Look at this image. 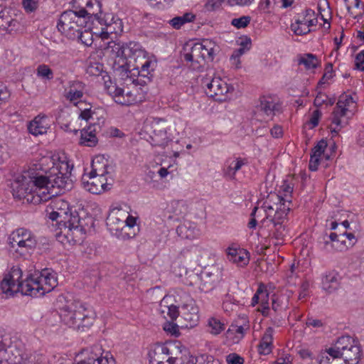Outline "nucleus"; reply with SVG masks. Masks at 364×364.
Returning a JSON list of instances; mask_svg holds the SVG:
<instances>
[{"instance_id":"nucleus-1","label":"nucleus","mask_w":364,"mask_h":364,"mask_svg":"<svg viewBox=\"0 0 364 364\" xmlns=\"http://www.w3.org/2000/svg\"><path fill=\"white\" fill-rule=\"evenodd\" d=\"M291 200H285L275 193H271L263 202L259 210L265 213L261 223L263 226L269 228V235L276 240L275 245H282L287 235L285 223L291 210Z\"/></svg>"},{"instance_id":"nucleus-2","label":"nucleus","mask_w":364,"mask_h":364,"mask_svg":"<svg viewBox=\"0 0 364 364\" xmlns=\"http://www.w3.org/2000/svg\"><path fill=\"white\" fill-rule=\"evenodd\" d=\"M90 205L80 203L74 212L70 213V218L62 224L57 233V240L64 245H75L84 242L87 232L91 227Z\"/></svg>"},{"instance_id":"nucleus-3","label":"nucleus","mask_w":364,"mask_h":364,"mask_svg":"<svg viewBox=\"0 0 364 364\" xmlns=\"http://www.w3.org/2000/svg\"><path fill=\"white\" fill-rule=\"evenodd\" d=\"M118 60H115L113 68L114 70H121L122 72H127L129 69L127 58L133 59L136 63L135 68L139 69V75L144 80H139V84L144 85L151 81L150 75L154 71V63L149 60L146 55L147 53L141 48L139 43L129 42L122 45L117 52Z\"/></svg>"},{"instance_id":"nucleus-4","label":"nucleus","mask_w":364,"mask_h":364,"mask_svg":"<svg viewBox=\"0 0 364 364\" xmlns=\"http://www.w3.org/2000/svg\"><path fill=\"white\" fill-rule=\"evenodd\" d=\"M92 43L95 46L99 41L108 40L109 34L122 31L121 21L112 23L109 22V20L112 21V18H110L109 14L102 11V3L100 0H95V3L92 2Z\"/></svg>"},{"instance_id":"nucleus-5","label":"nucleus","mask_w":364,"mask_h":364,"mask_svg":"<svg viewBox=\"0 0 364 364\" xmlns=\"http://www.w3.org/2000/svg\"><path fill=\"white\" fill-rule=\"evenodd\" d=\"M58 285L56 273L49 269L35 272L26 279L25 295L38 297L50 292Z\"/></svg>"},{"instance_id":"nucleus-6","label":"nucleus","mask_w":364,"mask_h":364,"mask_svg":"<svg viewBox=\"0 0 364 364\" xmlns=\"http://www.w3.org/2000/svg\"><path fill=\"white\" fill-rule=\"evenodd\" d=\"M39 174L28 173L23 175L12 184V193L14 198L26 199L28 203L38 204L41 202H35L36 198H41Z\"/></svg>"},{"instance_id":"nucleus-7","label":"nucleus","mask_w":364,"mask_h":364,"mask_svg":"<svg viewBox=\"0 0 364 364\" xmlns=\"http://www.w3.org/2000/svg\"><path fill=\"white\" fill-rule=\"evenodd\" d=\"M62 174L50 171L49 176L39 175V184L41 198H36L35 202H44L50 199L52 196L57 195L58 191H55V188H63L65 186V180L68 178Z\"/></svg>"},{"instance_id":"nucleus-8","label":"nucleus","mask_w":364,"mask_h":364,"mask_svg":"<svg viewBox=\"0 0 364 364\" xmlns=\"http://www.w3.org/2000/svg\"><path fill=\"white\" fill-rule=\"evenodd\" d=\"M9 246L21 254L35 249L37 245L36 235L29 230L21 228L14 230L9 236Z\"/></svg>"},{"instance_id":"nucleus-9","label":"nucleus","mask_w":364,"mask_h":364,"mask_svg":"<svg viewBox=\"0 0 364 364\" xmlns=\"http://www.w3.org/2000/svg\"><path fill=\"white\" fill-rule=\"evenodd\" d=\"M88 313V309L85 304L79 301H75L61 309L60 316L63 322L69 326L75 324L78 327L80 326H85L86 325L83 323V321L89 317Z\"/></svg>"},{"instance_id":"nucleus-10","label":"nucleus","mask_w":364,"mask_h":364,"mask_svg":"<svg viewBox=\"0 0 364 364\" xmlns=\"http://www.w3.org/2000/svg\"><path fill=\"white\" fill-rule=\"evenodd\" d=\"M86 18L80 16L77 12L72 10L64 11L60 16L57 28L58 31L70 39H75L80 26L85 23Z\"/></svg>"},{"instance_id":"nucleus-11","label":"nucleus","mask_w":364,"mask_h":364,"mask_svg":"<svg viewBox=\"0 0 364 364\" xmlns=\"http://www.w3.org/2000/svg\"><path fill=\"white\" fill-rule=\"evenodd\" d=\"M23 272L18 266H14L11 269L5 274L1 284L0 287L2 292L7 296H14L15 294L21 292L25 295L24 284L26 279L22 280Z\"/></svg>"},{"instance_id":"nucleus-12","label":"nucleus","mask_w":364,"mask_h":364,"mask_svg":"<svg viewBox=\"0 0 364 364\" xmlns=\"http://www.w3.org/2000/svg\"><path fill=\"white\" fill-rule=\"evenodd\" d=\"M134 87L132 90L127 87V90L117 87L113 82H111L105 90L112 97L114 102L124 106H130L137 102L136 93L138 90L136 85L139 84V78L132 81Z\"/></svg>"},{"instance_id":"nucleus-13","label":"nucleus","mask_w":364,"mask_h":364,"mask_svg":"<svg viewBox=\"0 0 364 364\" xmlns=\"http://www.w3.org/2000/svg\"><path fill=\"white\" fill-rule=\"evenodd\" d=\"M46 213L51 220H59V229L63 228L62 224L70 218V205L62 198H55L46 208Z\"/></svg>"},{"instance_id":"nucleus-14","label":"nucleus","mask_w":364,"mask_h":364,"mask_svg":"<svg viewBox=\"0 0 364 364\" xmlns=\"http://www.w3.org/2000/svg\"><path fill=\"white\" fill-rule=\"evenodd\" d=\"M353 103H355V102L351 95H342L339 97L336 106L332 112V117L331 118V123L335 125V127L331 129L333 137L338 134L341 128L343 127L341 117L346 116L349 107Z\"/></svg>"},{"instance_id":"nucleus-15","label":"nucleus","mask_w":364,"mask_h":364,"mask_svg":"<svg viewBox=\"0 0 364 364\" xmlns=\"http://www.w3.org/2000/svg\"><path fill=\"white\" fill-rule=\"evenodd\" d=\"M5 359L9 364H27L32 363V353L20 341L14 342L7 349Z\"/></svg>"},{"instance_id":"nucleus-16","label":"nucleus","mask_w":364,"mask_h":364,"mask_svg":"<svg viewBox=\"0 0 364 364\" xmlns=\"http://www.w3.org/2000/svg\"><path fill=\"white\" fill-rule=\"evenodd\" d=\"M203 84L206 86L205 92L208 96L218 102L226 100L229 87L221 78L214 77L210 82L208 79L203 80Z\"/></svg>"},{"instance_id":"nucleus-17","label":"nucleus","mask_w":364,"mask_h":364,"mask_svg":"<svg viewBox=\"0 0 364 364\" xmlns=\"http://www.w3.org/2000/svg\"><path fill=\"white\" fill-rule=\"evenodd\" d=\"M150 364H176V357L172 355L169 348L165 344L156 345L149 353Z\"/></svg>"},{"instance_id":"nucleus-18","label":"nucleus","mask_w":364,"mask_h":364,"mask_svg":"<svg viewBox=\"0 0 364 364\" xmlns=\"http://www.w3.org/2000/svg\"><path fill=\"white\" fill-rule=\"evenodd\" d=\"M125 213L122 211L121 208H113L107 218V226L112 235L117 237L123 239L124 236V219Z\"/></svg>"},{"instance_id":"nucleus-19","label":"nucleus","mask_w":364,"mask_h":364,"mask_svg":"<svg viewBox=\"0 0 364 364\" xmlns=\"http://www.w3.org/2000/svg\"><path fill=\"white\" fill-rule=\"evenodd\" d=\"M199 288L201 291L209 292L213 290L221 279V272L218 267L205 268L200 274Z\"/></svg>"},{"instance_id":"nucleus-20","label":"nucleus","mask_w":364,"mask_h":364,"mask_svg":"<svg viewBox=\"0 0 364 364\" xmlns=\"http://www.w3.org/2000/svg\"><path fill=\"white\" fill-rule=\"evenodd\" d=\"M48 160L52 161L53 164L50 171H53L54 173L56 172L59 174L69 177L73 168V164H70V161L65 152H59L57 154H54L51 158H43V161H45Z\"/></svg>"},{"instance_id":"nucleus-21","label":"nucleus","mask_w":364,"mask_h":364,"mask_svg":"<svg viewBox=\"0 0 364 364\" xmlns=\"http://www.w3.org/2000/svg\"><path fill=\"white\" fill-rule=\"evenodd\" d=\"M50 118L45 114H40L28 122L27 128L29 134L38 136L47 134L50 129Z\"/></svg>"},{"instance_id":"nucleus-22","label":"nucleus","mask_w":364,"mask_h":364,"mask_svg":"<svg viewBox=\"0 0 364 364\" xmlns=\"http://www.w3.org/2000/svg\"><path fill=\"white\" fill-rule=\"evenodd\" d=\"M181 318L186 323V327L196 326L199 320L198 309L193 301L183 304L180 309Z\"/></svg>"},{"instance_id":"nucleus-23","label":"nucleus","mask_w":364,"mask_h":364,"mask_svg":"<svg viewBox=\"0 0 364 364\" xmlns=\"http://www.w3.org/2000/svg\"><path fill=\"white\" fill-rule=\"evenodd\" d=\"M226 251L228 260L238 267H245L249 263V252L246 250L229 247Z\"/></svg>"},{"instance_id":"nucleus-24","label":"nucleus","mask_w":364,"mask_h":364,"mask_svg":"<svg viewBox=\"0 0 364 364\" xmlns=\"http://www.w3.org/2000/svg\"><path fill=\"white\" fill-rule=\"evenodd\" d=\"M257 110L267 117H273L280 111V105L276 102L271 96H263L259 99Z\"/></svg>"},{"instance_id":"nucleus-25","label":"nucleus","mask_w":364,"mask_h":364,"mask_svg":"<svg viewBox=\"0 0 364 364\" xmlns=\"http://www.w3.org/2000/svg\"><path fill=\"white\" fill-rule=\"evenodd\" d=\"M95 66L92 65V81L95 84L102 85L104 89L107 87L112 82L108 73L104 69L102 63H96Z\"/></svg>"},{"instance_id":"nucleus-26","label":"nucleus","mask_w":364,"mask_h":364,"mask_svg":"<svg viewBox=\"0 0 364 364\" xmlns=\"http://www.w3.org/2000/svg\"><path fill=\"white\" fill-rule=\"evenodd\" d=\"M330 240L324 242V249L327 251H331L334 249L338 251H343L348 249L346 241L345 240V235H338L335 232H331L328 237Z\"/></svg>"},{"instance_id":"nucleus-27","label":"nucleus","mask_w":364,"mask_h":364,"mask_svg":"<svg viewBox=\"0 0 364 364\" xmlns=\"http://www.w3.org/2000/svg\"><path fill=\"white\" fill-rule=\"evenodd\" d=\"M356 341H357L350 336H341L338 338L333 347L328 348L329 352L335 353L338 356V358H341L342 356V352H345L348 349H350Z\"/></svg>"},{"instance_id":"nucleus-28","label":"nucleus","mask_w":364,"mask_h":364,"mask_svg":"<svg viewBox=\"0 0 364 364\" xmlns=\"http://www.w3.org/2000/svg\"><path fill=\"white\" fill-rule=\"evenodd\" d=\"M153 134L150 136V143L153 146L165 148L168 142L166 129H161L159 123L153 126Z\"/></svg>"},{"instance_id":"nucleus-29","label":"nucleus","mask_w":364,"mask_h":364,"mask_svg":"<svg viewBox=\"0 0 364 364\" xmlns=\"http://www.w3.org/2000/svg\"><path fill=\"white\" fill-rule=\"evenodd\" d=\"M205 61H212L215 53L218 50V46L215 43L209 39H205L201 43H196Z\"/></svg>"},{"instance_id":"nucleus-30","label":"nucleus","mask_w":364,"mask_h":364,"mask_svg":"<svg viewBox=\"0 0 364 364\" xmlns=\"http://www.w3.org/2000/svg\"><path fill=\"white\" fill-rule=\"evenodd\" d=\"M108 161L104 155H97L92 159V178L105 176L107 173Z\"/></svg>"},{"instance_id":"nucleus-31","label":"nucleus","mask_w":364,"mask_h":364,"mask_svg":"<svg viewBox=\"0 0 364 364\" xmlns=\"http://www.w3.org/2000/svg\"><path fill=\"white\" fill-rule=\"evenodd\" d=\"M202 50H200L197 43H195L190 52L184 54V59L187 62H191L194 69H196L205 63V59L201 55Z\"/></svg>"},{"instance_id":"nucleus-32","label":"nucleus","mask_w":364,"mask_h":364,"mask_svg":"<svg viewBox=\"0 0 364 364\" xmlns=\"http://www.w3.org/2000/svg\"><path fill=\"white\" fill-rule=\"evenodd\" d=\"M361 356L360 346L358 341L353 345L350 349L347 351L342 352L341 359L345 361L346 364H358Z\"/></svg>"},{"instance_id":"nucleus-33","label":"nucleus","mask_w":364,"mask_h":364,"mask_svg":"<svg viewBox=\"0 0 364 364\" xmlns=\"http://www.w3.org/2000/svg\"><path fill=\"white\" fill-rule=\"evenodd\" d=\"M84 85L78 81L73 82L65 90V97L72 102H75L82 97Z\"/></svg>"},{"instance_id":"nucleus-34","label":"nucleus","mask_w":364,"mask_h":364,"mask_svg":"<svg viewBox=\"0 0 364 364\" xmlns=\"http://www.w3.org/2000/svg\"><path fill=\"white\" fill-rule=\"evenodd\" d=\"M124 240L134 237L139 232V227L136 225V218L128 215L124 219Z\"/></svg>"},{"instance_id":"nucleus-35","label":"nucleus","mask_w":364,"mask_h":364,"mask_svg":"<svg viewBox=\"0 0 364 364\" xmlns=\"http://www.w3.org/2000/svg\"><path fill=\"white\" fill-rule=\"evenodd\" d=\"M228 166L223 168V176L230 180L235 179V174L237 171L241 169L242 166L247 164L245 159L237 158L232 161H227Z\"/></svg>"},{"instance_id":"nucleus-36","label":"nucleus","mask_w":364,"mask_h":364,"mask_svg":"<svg viewBox=\"0 0 364 364\" xmlns=\"http://www.w3.org/2000/svg\"><path fill=\"white\" fill-rule=\"evenodd\" d=\"M322 285L323 288L328 293L337 289L339 285L338 274L334 272L326 274L323 278Z\"/></svg>"},{"instance_id":"nucleus-37","label":"nucleus","mask_w":364,"mask_h":364,"mask_svg":"<svg viewBox=\"0 0 364 364\" xmlns=\"http://www.w3.org/2000/svg\"><path fill=\"white\" fill-rule=\"evenodd\" d=\"M272 329L269 328L264 333L258 346L259 354L268 355L272 352Z\"/></svg>"},{"instance_id":"nucleus-38","label":"nucleus","mask_w":364,"mask_h":364,"mask_svg":"<svg viewBox=\"0 0 364 364\" xmlns=\"http://www.w3.org/2000/svg\"><path fill=\"white\" fill-rule=\"evenodd\" d=\"M167 211L176 216L183 217L187 214L188 207L184 200H173L168 205Z\"/></svg>"},{"instance_id":"nucleus-39","label":"nucleus","mask_w":364,"mask_h":364,"mask_svg":"<svg viewBox=\"0 0 364 364\" xmlns=\"http://www.w3.org/2000/svg\"><path fill=\"white\" fill-rule=\"evenodd\" d=\"M18 25V21L11 16L5 14L4 11L0 14V31L11 32Z\"/></svg>"},{"instance_id":"nucleus-40","label":"nucleus","mask_w":364,"mask_h":364,"mask_svg":"<svg viewBox=\"0 0 364 364\" xmlns=\"http://www.w3.org/2000/svg\"><path fill=\"white\" fill-rule=\"evenodd\" d=\"M196 15L191 12L184 14L183 16H176L169 21V23L175 29H179L186 23L194 21Z\"/></svg>"},{"instance_id":"nucleus-41","label":"nucleus","mask_w":364,"mask_h":364,"mask_svg":"<svg viewBox=\"0 0 364 364\" xmlns=\"http://www.w3.org/2000/svg\"><path fill=\"white\" fill-rule=\"evenodd\" d=\"M318 364H346L341 358H338L335 353L329 352L327 349L325 352L321 353L318 356Z\"/></svg>"},{"instance_id":"nucleus-42","label":"nucleus","mask_w":364,"mask_h":364,"mask_svg":"<svg viewBox=\"0 0 364 364\" xmlns=\"http://www.w3.org/2000/svg\"><path fill=\"white\" fill-rule=\"evenodd\" d=\"M291 29L297 36H302L311 32L308 27L307 18H298L291 24Z\"/></svg>"},{"instance_id":"nucleus-43","label":"nucleus","mask_w":364,"mask_h":364,"mask_svg":"<svg viewBox=\"0 0 364 364\" xmlns=\"http://www.w3.org/2000/svg\"><path fill=\"white\" fill-rule=\"evenodd\" d=\"M77 38L82 44L91 46V24L85 21V26L77 31Z\"/></svg>"},{"instance_id":"nucleus-44","label":"nucleus","mask_w":364,"mask_h":364,"mask_svg":"<svg viewBox=\"0 0 364 364\" xmlns=\"http://www.w3.org/2000/svg\"><path fill=\"white\" fill-rule=\"evenodd\" d=\"M91 6V0H74L75 12L82 16L83 18L90 19V16L86 10L87 7Z\"/></svg>"},{"instance_id":"nucleus-45","label":"nucleus","mask_w":364,"mask_h":364,"mask_svg":"<svg viewBox=\"0 0 364 364\" xmlns=\"http://www.w3.org/2000/svg\"><path fill=\"white\" fill-rule=\"evenodd\" d=\"M106 112L102 107H97L92 111V121L96 119L97 122L92 123V132H96L97 128L100 129L101 126L105 123Z\"/></svg>"},{"instance_id":"nucleus-46","label":"nucleus","mask_w":364,"mask_h":364,"mask_svg":"<svg viewBox=\"0 0 364 364\" xmlns=\"http://www.w3.org/2000/svg\"><path fill=\"white\" fill-rule=\"evenodd\" d=\"M178 235L184 239L191 240L195 237V228L190 223H183L178 226L176 229Z\"/></svg>"},{"instance_id":"nucleus-47","label":"nucleus","mask_w":364,"mask_h":364,"mask_svg":"<svg viewBox=\"0 0 364 364\" xmlns=\"http://www.w3.org/2000/svg\"><path fill=\"white\" fill-rule=\"evenodd\" d=\"M92 179L95 180L92 181V194H100L109 188L105 176L92 178Z\"/></svg>"},{"instance_id":"nucleus-48","label":"nucleus","mask_w":364,"mask_h":364,"mask_svg":"<svg viewBox=\"0 0 364 364\" xmlns=\"http://www.w3.org/2000/svg\"><path fill=\"white\" fill-rule=\"evenodd\" d=\"M208 331L213 335H218L225 330V323L219 319L212 317L208 322Z\"/></svg>"},{"instance_id":"nucleus-49","label":"nucleus","mask_w":364,"mask_h":364,"mask_svg":"<svg viewBox=\"0 0 364 364\" xmlns=\"http://www.w3.org/2000/svg\"><path fill=\"white\" fill-rule=\"evenodd\" d=\"M299 64H303L307 70L317 68L318 61L316 55L308 53L299 59Z\"/></svg>"},{"instance_id":"nucleus-50","label":"nucleus","mask_w":364,"mask_h":364,"mask_svg":"<svg viewBox=\"0 0 364 364\" xmlns=\"http://www.w3.org/2000/svg\"><path fill=\"white\" fill-rule=\"evenodd\" d=\"M90 125H86L84 128L80 130L79 144L80 146H91V130Z\"/></svg>"},{"instance_id":"nucleus-51","label":"nucleus","mask_w":364,"mask_h":364,"mask_svg":"<svg viewBox=\"0 0 364 364\" xmlns=\"http://www.w3.org/2000/svg\"><path fill=\"white\" fill-rule=\"evenodd\" d=\"M261 208H262V206L261 207L256 206L252 210L251 215H250L251 219L247 225V226L250 229H253V228H256V226L257 225V221L256 220V217L257 218H262L265 217V213L264 212H262V211L259 212Z\"/></svg>"},{"instance_id":"nucleus-52","label":"nucleus","mask_w":364,"mask_h":364,"mask_svg":"<svg viewBox=\"0 0 364 364\" xmlns=\"http://www.w3.org/2000/svg\"><path fill=\"white\" fill-rule=\"evenodd\" d=\"M37 75L40 77L51 80L53 77V73L52 70L45 64L38 65L36 70Z\"/></svg>"},{"instance_id":"nucleus-53","label":"nucleus","mask_w":364,"mask_h":364,"mask_svg":"<svg viewBox=\"0 0 364 364\" xmlns=\"http://www.w3.org/2000/svg\"><path fill=\"white\" fill-rule=\"evenodd\" d=\"M250 17L247 16H243L238 18H233L232 20V25L235 26L237 28H242L247 26V25L250 22Z\"/></svg>"},{"instance_id":"nucleus-54","label":"nucleus","mask_w":364,"mask_h":364,"mask_svg":"<svg viewBox=\"0 0 364 364\" xmlns=\"http://www.w3.org/2000/svg\"><path fill=\"white\" fill-rule=\"evenodd\" d=\"M39 0H22V6L27 13L36 11L38 6Z\"/></svg>"},{"instance_id":"nucleus-55","label":"nucleus","mask_w":364,"mask_h":364,"mask_svg":"<svg viewBox=\"0 0 364 364\" xmlns=\"http://www.w3.org/2000/svg\"><path fill=\"white\" fill-rule=\"evenodd\" d=\"M327 146V142L324 139L320 140L317 144L312 149V154L311 155L320 157L323 154L325 149Z\"/></svg>"},{"instance_id":"nucleus-56","label":"nucleus","mask_w":364,"mask_h":364,"mask_svg":"<svg viewBox=\"0 0 364 364\" xmlns=\"http://www.w3.org/2000/svg\"><path fill=\"white\" fill-rule=\"evenodd\" d=\"M11 338L9 335H1L0 336V352H4L5 354L7 352V349L11 346Z\"/></svg>"},{"instance_id":"nucleus-57","label":"nucleus","mask_w":364,"mask_h":364,"mask_svg":"<svg viewBox=\"0 0 364 364\" xmlns=\"http://www.w3.org/2000/svg\"><path fill=\"white\" fill-rule=\"evenodd\" d=\"M228 364H243L244 358L237 353H230L226 356Z\"/></svg>"},{"instance_id":"nucleus-58","label":"nucleus","mask_w":364,"mask_h":364,"mask_svg":"<svg viewBox=\"0 0 364 364\" xmlns=\"http://www.w3.org/2000/svg\"><path fill=\"white\" fill-rule=\"evenodd\" d=\"M10 97V93L7 88L0 82V107L5 104Z\"/></svg>"},{"instance_id":"nucleus-59","label":"nucleus","mask_w":364,"mask_h":364,"mask_svg":"<svg viewBox=\"0 0 364 364\" xmlns=\"http://www.w3.org/2000/svg\"><path fill=\"white\" fill-rule=\"evenodd\" d=\"M257 289H261V292L259 293L260 304H269V294L266 289L265 286L264 284H260Z\"/></svg>"},{"instance_id":"nucleus-60","label":"nucleus","mask_w":364,"mask_h":364,"mask_svg":"<svg viewBox=\"0 0 364 364\" xmlns=\"http://www.w3.org/2000/svg\"><path fill=\"white\" fill-rule=\"evenodd\" d=\"M328 97L322 92H318L314 101V105L318 107L327 103Z\"/></svg>"},{"instance_id":"nucleus-61","label":"nucleus","mask_w":364,"mask_h":364,"mask_svg":"<svg viewBox=\"0 0 364 364\" xmlns=\"http://www.w3.org/2000/svg\"><path fill=\"white\" fill-rule=\"evenodd\" d=\"M91 179V171L85 173L82 176V185L84 189L90 192L91 191V185L90 180Z\"/></svg>"},{"instance_id":"nucleus-62","label":"nucleus","mask_w":364,"mask_h":364,"mask_svg":"<svg viewBox=\"0 0 364 364\" xmlns=\"http://www.w3.org/2000/svg\"><path fill=\"white\" fill-rule=\"evenodd\" d=\"M168 315L170 318L173 321L176 320L178 316H181L180 310H178V307L174 305H171L168 307Z\"/></svg>"},{"instance_id":"nucleus-63","label":"nucleus","mask_w":364,"mask_h":364,"mask_svg":"<svg viewBox=\"0 0 364 364\" xmlns=\"http://www.w3.org/2000/svg\"><path fill=\"white\" fill-rule=\"evenodd\" d=\"M355 68L360 70H364V51L357 54L355 57Z\"/></svg>"},{"instance_id":"nucleus-64","label":"nucleus","mask_w":364,"mask_h":364,"mask_svg":"<svg viewBox=\"0 0 364 364\" xmlns=\"http://www.w3.org/2000/svg\"><path fill=\"white\" fill-rule=\"evenodd\" d=\"M309 288V284L308 282H304L300 287V292L298 296L299 300L306 298L308 295V290Z\"/></svg>"}]
</instances>
